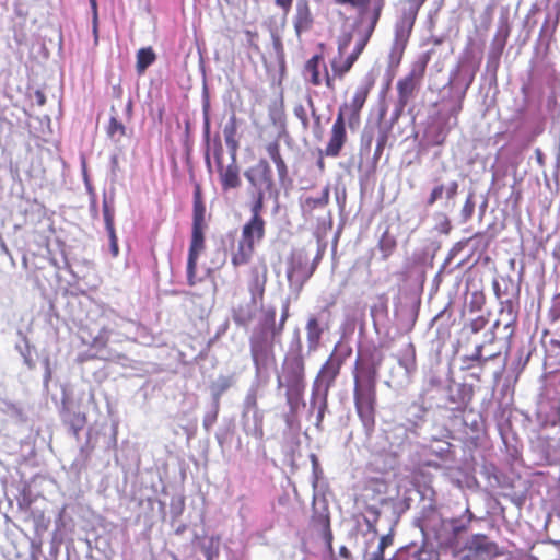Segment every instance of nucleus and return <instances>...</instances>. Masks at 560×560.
Segmentation results:
<instances>
[{
    "label": "nucleus",
    "instance_id": "nucleus-1",
    "mask_svg": "<svg viewBox=\"0 0 560 560\" xmlns=\"http://www.w3.org/2000/svg\"><path fill=\"white\" fill-rule=\"evenodd\" d=\"M376 377L375 366L361 368L360 374H354V407L368 438L372 436L376 425Z\"/></svg>",
    "mask_w": 560,
    "mask_h": 560
},
{
    "label": "nucleus",
    "instance_id": "nucleus-2",
    "mask_svg": "<svg viewBox=\"0 0 560 560\" xmlns=\"http://www.w3.org/2000/svg\"><path fill=\"white\" fill-rule=\"evenodd\" d=\"M276 308L262 310L261 317L249 337L252 360L257 370L276 363L275 343L281 335L275 331Z\"/></svg>",
    "mask_w": 560,
    "mask_h": 560
},
{
    "label": "nucleus",
    "instance_id": "nucleus-3",
    "mask_svg": "<svg viewBox=\"0 0 560 560\" xmlns=\"http://www.w3.org/2000/svg\"><path fill=\"white\" fill-rule=\"evenodd\" d=\"M278 388L285 389V400L290 413L295 416L301 406H305L303 400L306 388L305 382V361L301 351L288 353L282 362L281 372L277 376Z\"/></svg>",
    "mask_w": 560,
    "mask_h": 560
},
{
    "label": "nucleus",
    "instance_id": "nucleus-4",
    "mask_svg": "<svg viewBox=\"0 0 560 560\" xmlns=\"http://www.w3.org/2000/svg\"><path fill=\"white\" fill-rule=\"evenodd\" d=\"M325 248L326 247H317L316 252L312 255V258L305 247L294 248L288 262V279L300 282L307 281L322 260L325 254Z\"/></svg>",
    "mask_w": 560,
    "mask_h": 560
},
{
    "label": "nucleus",
    "instance_id": "nucleus-5",
    "mask_svg": "<svg viewBox=\"0 0 560 560\" xmlns=\"http://www.w3.org/2000/svg\"><path fill=\"white\" fill-rule=\"evenodd\" d=\"M375 79L372 73H368L359 86L350 103H343L338 110L343 120L347 121L351 130H357L361 124V110L366 102L370 90L373 88Z\"/></svg>",
    "mask_w": 560,
    "mask_h": 560
},
{
    "label": "nucleus",
    "instance_id": "nucleus-6",
    "mask_svg": "<svg viewBox=\"0 0 560 560\" xmlns=\"http://www.w3.org/2000/svg\"><path fill=\"white\" fill-rule=\"evenodd\" d=\"M249 189L267 192L268 198L278 200L279 190L276 187L273 174L269 162L260 159L255 165L244 172Z\"/></svg>",
    "mask_w": 560,
    "mask_h": 560
},
{
    "label": "nucleus",
    "instance_id": "nucleus-7",
    "mask_svg": "<svg viewBox=\"0 0 560 560\" xmlns=\"http://www.w3.org/2000/svg\"><path fill=\"white\" fill-rule=\"evenodd\" d=\"M427 62H416L410 72L397 82L398 102L406 106L411 98L415 90L419 86L425 71Z\"/></svg>",
    "mask_w": 560,
    "mask_h": 560
},
{
    "label": "nucleus",
    "instance_id": "nucleus-8",
    "mask_svg": "<svg viewBox=\"0 0 560 560\" xmlns=\"http://www.w3.org/2000/svg\"><path fill=\"white\" fill-rule=\"evenodd\" d=\"M340 368L341 361L336 359L334 354H331L322 365L314 381L311 405L315 404L316 390H318L320 386L324 387L323 393H329V389L334 386L335 381L340 373Z\"/></svg>",
    "mask_w": 560,
    "mask_h": 560
},
{
    "label": "nucleus",
    "instance_id": "nucleus-9",
    "mask_svg": "<svg viewBox=\"0 0 560 560\" xmlns=\"http://www.w3.org/2000/svg\"><path fill=\"white\" fill-rule=\"evenodd\" d=\"M477 69L474 66H458L451 72L448 84L455 94H459L460 98H465L466 93L475 80Z\"/></svg>",
    "mask_w": 560,
    "mask_h": 560
},
{
    "label": "nucleus",
    "instance_id": "nucleus-10",
    "mask_svg": "<svg viewBox=\"0 0 560 560\" xmlns=\"http://www.w3.org/2000/svg\"><path fill=\"white\" fill-rule=\"evenodd\" d=\"M346 120H343L341 114H337L336 120L331 128L329 141L325 148V155L330 158L339 156L346 141Z\"/></svg>",
    "mask_w": 560,
    "mask_h": 560
},
{
    "label": "nucleus",
    "instance_id": "nucleus-11",
    "mask_svg": "<svg viewBox=\"0 0 560 560\" xmlns=\"http://www.w3.org/2000/svg\"><path fill=\"white\" fill-rule=\"evenodd\" d=\"M560 21V1H556L552 7L548 10L545 21L541 25L539 36L537 39L538 45H544L548 49L553 35L559 25Z\"/></svg>",
    "mask_w": 560,
    "mask_h": 560
},
{
    "label": "nucleus",
    "instance_id": "nucleus-12",
    "mask_svg": "<svg viewBox=\"0 0 560 560\" xmlns=\"http://www.w3.org/2000/svg\"><path fill=\"white\" fill-rule=\"evenodd\" d=\"M217 171L219 174V180L223 192L238 189L242 185L241 168L237 161H231L230 164L218 165Z\"/></svg>",
    "mask_w": 560,
    "mask_h": 560
},
{
    "label": "nucleus",
    "instance_id": "nucleus-13",
    "mask_svg": "<svg viewBox=\"0 0 560 560\" xmlns=\"http://www.w3.org/2000/svg\"><path fill=\"white\" fill-rule=\"evenodd\" d=\"M314 24V16L311 11L308 0H296L295 15L293 18V26L298 37L308 32Z\"/></svg>",
    "mask_w": 560,
    "mask_h": 560
},
{
    "label": "nucleus",
    "instance_id": "nucleus-14",
    "mask_svg": "<svg viewBox=\"0 0 560 560\" xmlns=\"http://www.w3.org/2000/svg\"><path fill=\"white\" fill-rule=\"evenodd\" d=\"M468 549L476 555L486 556L488 558H497L504 555V551L483 534L474 535L468 542Z\"/></svg>",
    "mask_w": 560,
    "mask_h": 560
},
{
    "label": "nucleus",
    "instance_id": "nucleus-15",
    "mask_svg": "<svg viewBox=\"0 0 560 560\" xmlns=\"http://www.w3.org/2000/svg\"><path fill=\"white\" fill-rule=\"evenodd\" d=\"M265 222L262 218H254L243 226L242 240L238 245H254L260 242L264 236Z\"/></svg>",
    "mask_w": 560,
    "mask_h": 560
},
{
    "label": "nucleus",
    "instance_id": "nucleus-16",
    "mask_svg": "<svg viewBox=\"0 0 560 560\" xmlns=\"http://www.w3.org/2000/svg\"><path fill=\"white\" fill-rule=\"evenodd\" d=\"M329 187L326 186L317 196H303L300 198V207L303 217H311L315 209H323L329 202Z\"/></svg>",
    "mask_w": 560,
    "mask_h": 560
},
{
    "label": "nucleus",
    "instance_id": "nucleus-17",
    "mask_svg": "<svg viewBox=\"0 0 560 560\" xmlns=\"http://www.w3.org/2000/svg\"><path fill=\"white\" fill-rule=\"evenodd\" d=\"M267 282V269L262 268L259 270L258 268H254L250 271V280L248 282V290L250 293V299L253 304H256L258 301H261L265 294V287Z\"/></svg>",
    "mask_w": 560,
    "mask_h": 560
},
{
    "label": "nucleus",
    "instance_id": "nucleus-18",
    "mask_svg": "<svg viewBox=\"0 0 560 560\" xmlns=\"http://www.w3.org/2000/svg\"><path fill=\"white\" fill-rule=\"evenodd\" d=\"M266 151L271 159V161L275 163L278 174V179L281 185H284L285 182L289 179V170L287 166L285 161L283 160L281 153H280V144L277 140L269 142L266 145Z\"/></svg>",
    "mask_w": 560,
    "mask_h": 560
},
{
    "label": "nucleus",
    "instance_id": "nucleus-19",
    "mask_svg": "<svg viewBox=\"0 0 560 560\" xmlns=\"http://www.w3.org/2000/svg\"><path fill=\"white\" fill-rule=\"evenodd\" d=\"M510 25L506 19H500L495 35L490 45V52L502 55L510 36Z\"/></svg>",
    "mask_w": 560,
    "mask_h": 560
},
{
    "label": "nucleus",
    "instance_id": "nucleus-20",
    "mask_svg": "<svg viewBox=\"0 0 560 560\" xmlns=\"http://www.w3.org/2000/svg\"><path fill=\"white\" fill-rule=\"evenodd\" d=\"M305 329L308 350L314 351L320 343L324 328L320 327L319 322L315 316H311L307 319Z\"/></svg>",
    "mask_w": 560,
    "mask_h": 560
},
{
    "label": "nucleus",
    "instance_id": "nucleus-21",
    "mask_svg": "<svg viewBox=\"0 0 560 560\" xmlns=\"http://www.w3.org/2000/svg\"><path fill=\"white\" fill-rule=\"evenodd\" d=\"M136 71L139 75L143 74L147 69L156 60V55L152 47H142L137 51Z\"/></svg>",
    "mask_w": 560,
    "mask_h": 560
},
{
    "label": "nucleus",
    "instance_id": "nucleus-22",
    "mask_svg": "<svg viewBox=\"0 0 560 560\" xmlns=\"http://www.w3.org/2000/svg\"><path fill=\"white\" fill-rule=\"evenodd\" d=\"M381 121L374 124H368L361 135L360 151L361 153L368 154L371 150L372 142L378 135V128H382Z\"/></svg>",
    "mask_w": 560,
    "mask_h": 560
},
{
    "label": "nucleus",
    "instance_id": "nucleus-23",
    "mask_svg": "<svg viewBox=\"0 0 560 560\" xmlns=\"http://www.w3.org/2000/svg\"><path fill=\"white\" fill-rule=\"evenodd\" d=\"M203 140L206 147L210 145V96L205 83L202 89Z\"/></svg>",
    "mask_w": 560,
    "mask_h": 560
},
{
    "label": "nucleus",
    "instance_id": "nucleus-24",
    "mask_svg": "<svg viewBox=\"0 0 560 560\" xmlns=\"http://www.w3.org/2000/svg\"><path fill=\"white\" fill-rule=\"evenodd\" d=\"M394 542V534L390 532L386 535H383L380 538L378 545L374 551L365 550L363 553V560H385L384 551L387 547L392 546Z\"/></svg>",
    "mask_w": 560,
    "mask_h": 560
},
{
    "label": "nucleus",
    "instance_id": "nucleus-25",
    "mask_svg": "<svg viewBox=\"0 0 560 560\" xmlns=\"http://www.w3.org/2000/svg\"><path fill=\"white\" fill-rule=\"evenodd\" d=\"M194 209L192 222L205 223L206 206L202 199L201 187L199 184L195 185L194 189Z\"/></svg>",
    "mask_w": 560,
    "mask_h": 560
},
{
    "label": "nucleus",
    "instance_id": "nucleus-26",
    "mask_svg": "<svg viewBox=\"0 0 560 560\" xmlns=\"http://www.w3.org/2000/svg\"><path fill=\"white\" fill-rule=\"evenodd\" d=\"M456 100L453 102L451 107L447 110V118L445 119V125L447 129L455 128L458 125V114L463 109L464 98H460V95L455 94Z\"/></svg>",
    "mask_w": 560,
    "mask_h": 560
},
{
    "label": "nucleus",
    "instance_id": "nucleus-27",
    "mask_svg": "<svg viewBox=\"0 0 560 560\" xmlns=\"http://www.w3.org/2000/svg\"><path fill=\"white\" fill-rule=\"evenodd\" d=\"M433 221L434 225L432 228V231L438 234H448L452 230L451 220L444 212H435L433 214Z\"/></svg>",
    "mask_w": 560,
    "mask_h": 560
},
{
    "label": "nucleus",
    "instance_id": "nucleus-28",
    "mask_svg": "<svg viewBox=\"0 0 560 560\" xmlns=\"http://www.w3.org/2000/svg\"><path fill=\"white\" fill-rule=\"evenodd\" d=\"M206 247H190L187 261V277L189 285H194L197 258Z\"/></svg>",
    "mask_w": 560,
    "mask_h": 560
},
{
    "label": "nucleus",
    "instance_id": "nucleus-29",
    "mask_svg": "<svg viewBox=\"0 0 560 560\" xmlns=\"http://www.w3.org/2000/svg\"><path fill=\"white\" fill-rule=\"evenodd\" d=\"M254 318L253 308L240 306L233 311V320L237 326L246 327Z\"/></svg>",
    "mask_w": 560,
    "mask_h": 560
},
{
    "label": "nucleus",
    "instance_id": "nucleus-30",
    "mask_svg": "<svg viewBox=\"0 0 560 560\" xmlns=\"http://www.w3.org/2000/svg\"><path fill=\"white\" fill-rule=\"evenodd\" d=\"M390 133V126H382L378 128V135L376 136V148L374 151L373 160L377 162L383 153V150L387 143Z\"/></svg>",
    "mask_w": 560,
    "mask_h": 560
},
{
    "label": "nucleus",
    "instance_id": "nucleus-31",
    "mask_svg": "<svg viewBox=\"0 0 560 560\" xmlns=\"http://www.w3.org/2000/svg\"><path fill=\"white\" fill-rule=\"evenodd\" d=\"M107 136L114 141L118 142L126 133L125 125L119 121L115 116H112L106 129Z\"/></svg>",
    "mask_w": 560,
    "mask_h": 560
},
{
    "label": "nucleus",
    "instance_id": "nucleus-32",
    "mask_svg": "<svg viewBox=\"0 0 560 560\" xmlns=\"http://www.w3.org/2000/svg\"><path fill=\"white\" fill-rule=\"evenodd\" d=\"M267 192L252 190L250 213L254 218H261V211L265 207V198Z\"/></svg>",
    "mask_w": 560,
    "mask_h": 560
},
{
    "label": "nucleus",
    "instance_id": "nucleus-33",
    "mask_svg": "<svg viewBox=\"0 0 560 560\" xmlns=\"http://www.w3.org/2000/svg\"><path fill=\"white\" fill-rule=\"evenodd\" d=\"M370 3H372V13L370 15V24L365 31L373 34L385 5V0H372Z\"/></svg>",
    "mask_w": 560,
    "mask_h": 560
},
{
    "label": "nucleus",
    "instance_id": "nucleus-34",
    "mask_svg": "<svg viewBox=\"0 0 560 560\" xmlns=\"http://www.w3.org/2000/svg\"><path fill=\"white\" fill-rule=\"evenodd\" d=\"M420 8L413 3H408V7L402 10L398 23L410 26L413 28L418 12Z\"/></svg>",
    "mask_w": 560,
    "mask_h": 560
},
{
    "label": "nucleus",
    "instance_id": "nucleus-35",
    "mask_svg": "<svg viewBox=\"0 0 560 560\" xmlns=\"http://www.w3.org/2000/svg\"><path fill=\"white\" fill-rule=\"evenodd\" d=\"M488 360V358L482 355V346L479 345L475 348L472 355L464 359V362L466 363L465 369H472L476 365L483 366Z\"/></svg>",
    "mask_w": 560,
    "mask_h": 560
},
{
    "label": "nucleus",
    "instance_id": "nucleus-36",
    "mask_svg": "<svg viewBox=\"0 0 560 560\" xmlns=\"http://www.w3.org/2000/svg\"><path fill=\"white\" fill-rule=\"evenodd\" d=\"M357 59H358L357 56H354L353 54H350L346 58V60L343 61L342 65H337L336 62H332L331 68H332L334 73L337 77L342 78L348 71H350V69L352 68V66L357 61Z\"/></svg>",
    "mask_w": 560,
    "mask_h": 560
},
{
    "label": "nucleus",
    "instance_id": "nucleus-37",
    "mask_svg": "<svg viewBox=\"0 0 560 560\" xmlns=\"http://www.w3.org/2000/svg\"><path fill=\"white\" fill-rule=\"evenodd\" d=\"M406 46L407 45H404V44H399V43H395V42L393 43L392 49H390V52L388 56L389 67H397L400 63Z\"/></svg>",
    "mask_w": 560,
    "mask_h": 560
},
{
    "label": "nucleus",
    "instance_id": "nucleus-38",
    "mask_svg": "<svg viewBox=\"0 0 560 560\" xmlns=\"http://www.w3.org/2000/svg\"><path fill=\"white\" fill-rule=\"evenodd\" d=\"M474 196H475V192L470 191L466 198V201L460 210L462 222H467L474 214L475 207H476Z\"/></svg>",
    "mask_w": 560,
    "mask_h": 560
},
{
    "label": "nucleus",
    "instance_id": "nucleus-39",
    "mask_svg": "<svg viewBox=\"0 0 560 560\" xmlns=\"http://www.w3.org/2000/svg\"><path fill=\"white\" fill-rule=\"evenodd\" d=\"M412 27L396 23L395 25V43L407 45Z\"/></svg>",
    "mask_w": 560,
    "mask_h": 560
},
{
    "label": "nucleus",
    "instance_id": "nucleus-40",
    "mask_svg": "<svg viewBox=\"0 0 560 560\" xmlns=\"http://www.w3.org/2000/svg\"><path fill=\"white\" fill-rule=\"evenodd\" d=\"M65 422L70 425V428L73 430V432L77 434L80 430L83 429L86 417L84 413L81 412H74L72 415L71 419H65Z\"/></svg>",
    "mask_w": 560,
    "mask_h": 560
},
{
    "label": "nucleus",
    "instance_id": "nucleus-41",
    "mask_svg": "<svg viewBox=\"0 0 560 560\" xmlns=\"http://www.w3.org/2000/svg\"><path fill=\"white\" fill-rule=\"evenodd\" d=\"M371 0H335L337 4L340 5H351L359 10L360 15H365L368 13V5Z\"/></svg>",
    "mask_w": 560,
    "mask_h": 560
},
{
    "label": "nucleus",
    "instance_id": "nucleus-42",
    "mask_svg": "<svg viewBox=\"0 0 560 560\" xmlns=\"http://www.w3.org/2000/svg\"><path fill=\"white\" fill-rule=\"evenodd\" d=\"M547 317L551 324H555L560 319V293L553 296Z\"/></svg>",
    "mask_w": 560,
    "mask_h": 560
},
{
    "label": "nucleus",
    "instance_id": "nucleus-43",
    "mask_svg": "<svg viewBox=\"0 0 560 560\" xmlns=\"http://www.w3.org/2000/svg\"><path fill=\"white\" fill-rule=\"evenodd\" d=\"M397 560H431V555L425 550L405 551L398 555Z\"/></svg>",
    "mask_w": 560,
    "mask_h": 560
},
{
    "label": "nucleus",
    "instance_id": "nucleus-44",
    "mask_svg": "<svg viewBox=\"0 0 560 560\" xmlns=\"http://www.w3.org/2000/svg\"><path fill=\"white\" fill-rule=\"evenodd\" d=\"M444 194V184L438 183L431 190L430 195L425 199V206L432 207L443 197Z\"/></svg>",
    "mask_w": 560,
    "mask_h": 560
},
{
    "label": "nucleus",
    "instance_id": "nucleus-45",
    "mask_svg": "<svg viewBox=\"0 0 560 560\" xmlns=\"http://www.w3.org/2000/svg\"><path fill=\"white\" fill-rule=\"evenodd\" d=\"M103 217L106 228H110L114 223V207L113 200L109 201L106 196H104L103 199Z\"/></svg>",
    "mask_w": 560,
    "mask_h": 560
},
{
    "label": "nucleus",
    "instance_id": "nucleus-46",
    "mask_svg": "<svg viewBox=\"0 0 560 560\" xmlns=\"http://www.w3.org/2000/svg\"><path fill=\"white\" fill-rule=\"evenodd\" d=\"M236 132H237V119H236L235 114L233 113L230 116L228 122L224 125V128H223L224 139L236 138Z\"/></svg>",
    "mask_w": 560,
    "mask_h": 560
},
{
    "label": "nucleus",
    "instance_id": "nucleus-47",
    "mask_svg": "<svg viewBox=\"0 0 560 560\" xmlns=\"http://www.w3.org/2000/svg\"><path fill=\"white\" fill-rule=\"evenodd\" d=\"M500 58L501 55L499 54H493L490 51L488 52L486 69L488 72L492 73L494 80L497 79V71L500 65Z\"/></svg>",
    "mask_w": 560,
    "mask_h": 560
},
{
    "label": "nucleus",
    "instance_id": "nucleus-48",
    "mask_svg": "<svg viewBox=\"0 0 560 560\" xmlns=\"http://www.w3.org/2000/svg\"><path fill=\"white\" fill-rule=\"evenodd\" d=\"M205 223L192 222V235L190 245H203Z\"/></svg>",
    "mask_w": 560,
    "mask_h": 560
},
{
    "label": "nucleus",
    "instance_id": "nucleus-49",
    "mask_svg": "<svg viewBox=\"0 0 560 560\" xmlns=\"http://www.w3.org/2000/svg\"><path fill=\"white\" fill-rule=\"evenodd\" d=\"M371 36H372V33H370L368 31L360 33V36L355 43L354 49L351 54H353L354 56H357L359 58L361 52L364 50L366 44L369 43Z\"/></svg>",
    "mask_w": 560,
    "mask_h": 560
},
{
    "label": "nucleus",
    "instance_id": "nucleus-50",
    "mask_svg": "<svg viewBox=\"0 0 560 560\" xmlns=\"http://www.w3.org/2000/svg\"><path fill=\"white\" fill-rule=\"evenodd\" d=\"M289 310H290V304L289 302L287 301L284 304H283V307H282V312H281V316H280V320H279V324L277 325L275 323V331H277L279 335H282L283 330H284V326H285V323L290 316V313H289Z\"/></svg>",
    "mask_w": 560,
    "mask_h": 560
},
{
    "label": "nucleus",
    "instance_id": "nucleus-51",
    "mask_svg": "<svg viewBox=\"0 0 560 560\" xmlns=\"http://www.w3.org/2000/svg\"><path fill=\"white\" fill-rule=\"evenodd\" d=\"M327 408H328V394L323 393V397H322L320 404L318 406V411H317V416H316V427L318 429H320V427H322V422L324 420L325 412H326Z\"/></svg>",
    "mask_w": 560,
    "mask_h": 560
},
{
    "label": "nucleus",
    "instance_id": "nucleus-52",
    "mask_svg": "<svg viewBox=\"0 0 560 560\" xmlns=\"http://www.w3.org/2000/svg\"><path fill=\"white\" fill-rule=\"evenodd\" d=\"M293 113H294L295 117L301 121L303 129H305V130L308 129L310 121L307 118L305 107L302 104H296L294 106Z\"/></svg>",
    "mask_w": 560,
    "mask_h": 560
},
{
    "label": "nucleus",
    "instance_id": "nucleus-53",
    "mask_svg": "<svg viewBox=\"0 0 560 560\" xmlns=\"http://www.w3.org/2000/svg\"><path fill=\"white\" fill-rule=\"evenodd\" d=\"M213 155L217 166L223 164V147L219 136L213 140Z\"/></svg>",
    "mask_w": 560,
    "mask_h": 560
},
{
    "label": "nucleus",
    "instance_id": "nucleus-54",
    "mask_svg": "<svg viewBox=\"0 0 560 560\" xmlns=\"http://www.w3.org/2000/svg\"><path fill=\"white\" fill-rule=\"evenodd\" d=\"M459 184L457 180H451L444 184V194L447 200H453L458 194Z\"/></svg>",
    "mask_w": 560,
    "mask_h": 560
},
{
    "label": "nucleus",
    "instance_id": "nucleus-55",
    "mask_svg": "<svg viewBox=\"0 0 560 560\" xmlns=\"http://www.w3.org/2000/svg\"><path fill=\"white\" fill-rule=\"evenodd\" d=\"M352 38H353V36H352L351 33H347V34L342 35L341 37H339V39H338V54H339L340 57L349 48V46H350V44L352 42Z\"/></svg>",
    "mask_w": 560,
    "mask_h": 560
},
{
    "label": "nucleus",
    "instance_id": "nucleus-56",
    "mask_svg": "<svg viewBox=\"0 0 560 560\" xmlns=\"http://www.w3.org/2000/svg\"><path fill=\"white\" fill-rule=\"evenodd\" d=\"M224 140H225V144L230 152L231 161H237V150L240 147L238 140L236 138L224 139Z\"/></svg>",
    "mask_w": 560,
    "mask_h": 560
},
{
    "label": "nucleus",
    "instance_id": "nucleus-57",
    "mask_svg": "<svg viewBox=\"0 0 560 560\" xmlns=\"http://www.w3.org/2000/svg\"><path fill=\"white\" fill-rule=\"evenodd\" d=\"M246 248L248 250L247 253H245V250H244L245 247H240L238 253L233 256V264L235 266L242 265V264L247 261V259H248V257H249V255L252 253L253 247H246Z\"/></svg>",
    "mask_w": 560,
    "mask_h": 560
},
{
    "label": "nucleus",
    "instance_id": "nucleus-58",
    "mask_svg": "<svg viewBox=\"0 0 560 560\" xmlns=\"http://www.w3.org/2000/svg\"><path fill=\"white\" fill-rule=\"evenodd\" d=\"M323 61L322 55H314L305 65L306 72L319 71V65Z\"/></svg>",
    "mask_w": 560,
    "mask_h": 560
},
{
    "label": "nucleus",
    "instance_id": "nucleus-59",
    "mask_svg": "<svg viewBox=\"0 0 560 560\" xmlns=\"http://www.w3.org/2000/svg\"><path fill=\"white\" fill-rule=\"evenodd\" d=\"M218 409H219V402L215 404V409L212 413L205 416L203 427L207 431H209L211 429V427L214 424V422L217 421Z\"/></svg>",
    "mask_w": 560,
    "mask_h": 560
},
{
    "label": "nucleus",
    "instance_id": "nucleus-60",
    "mask_svg": "<svg viewBox=\"0 0 560 560\" xmlns=\"http://www.w3.org/2000/svg\"><path fill=\"white\" fill-rule=\"evenodd\" d=\"M231 386V380L229 377H222L221 382L218 386V390L214 394L217 401L219 400L220 396Z\"/></svg>",
    "mask_w": 560,
    "mask_h": 560
},
{
    "label": "nucleus",
    "instance_id": "nucleus-61",
    "mask_svg": "<svg viewBox=\"0 0 560 560\" xmlns=\"http://www.w3.org/2000/svg\"><path fill=\"white\" fill-rule=\"evenodd\" d=\"M485 303V296L481 292H474L471 310H480Z\"/></svg>",
    "mask_w": 560,
    "mask_h": 560
},
{
    "label": "nucleus",
    "instance_id": "nucleus-62",
    "mask_svg": "<svg viewBox=\"0 0 560 560\" xmlns=\"http://www.w3.org/2000/svg\"><path fill=\"white\" fill-rule=\"evenodd\" d=\"M92 31L94 35V42L97 43L98 40V14L97 9L95 11H92Z\"/></svg>",
    "mask_w": 560,
    "mask_h": 560
},
{
    "label": "nucleus",
    "instance_id": "nucleus-63",
    "mask_svg": "<svg viewBox=\"0 0 560 560\" xmlns=\"http://www.w3.org/2000/svg\"><path fill=\"white\" fill-rule=\"evenodd\" d=\"M32 100L38 105L44 106L46 103V96L43 91L36 90L32 96Z\"/></svg>",
    "mask_w": 560,
    "mask_h": 560
},
{
    "label": "nucleus",
    "instance_id": "nucleus-64",
    "mask_svg": "<svg viewBox=\"0 0 560 560\" xmlns=\"http://www.w3.org/2000/svg\"><path fill=\"white\" fill-rule=\"evenodd\" d=\"M486 324V320L482 317H479L478 319H475L471 322V330L474 332H478Z\"/></svg>",
    "mask_w": 560,
    "mask_h": 560
}]
</instances>
